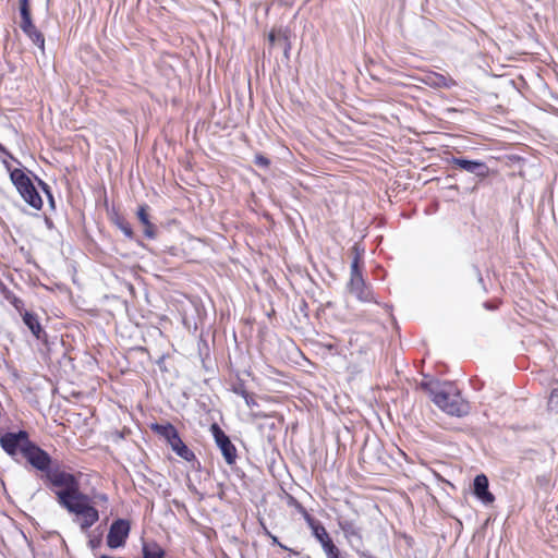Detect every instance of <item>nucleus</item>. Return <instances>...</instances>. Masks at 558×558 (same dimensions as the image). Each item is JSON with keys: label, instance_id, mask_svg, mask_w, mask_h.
I'll use <instances>...</instances> for the list:
<instances>
[{"label": "nucleus", "instance_id": "1", "mask_svg": "<svg viewBox=\"0 0 558 558\" xmlns=\"http://www.w3.org/2000/svg\"><path fill=\"white\" fill-rule=\"evenodd\" d=\"M420 386L429 395L433 402L449 415L463 416L469 413V404L452 383L429 379L423 380Z\"/></svg>", "mask_w": 558, "mask_h": 558}, {"label": "nucleus", "instance_id": "2", "mask_svg": "<svg viewBox=\"0 0 558 558\" xmlns=\"http://www.w3.org/2000/svg\"><path fill=\"white\" fill-rule=\"evenodd\" d=\"M61 506L70 513L81 518L80 526L82 531H87L99 520L98 510L90 505V498L83 493H80Z\"/></svg>", "mask_w": 558, "mask_h": 558}, {"label": "nucleus", "instance_id": "3", "mask_svg": "<svg viewBox=\"0 0 558 558\" xmlns=\"http://www.w3.org/2000/svg\"><path fill=\"white\" fill-rule=\"evenodd\" d=\"M47 478L53 486L61 488L56 493L60 505L82 493L78 481L70 473L51 470L47 473Z\"/></svg>", "mask_w": 558, "mask_h": 558}, {"label": "nucleus", "instance_id": "4", "mask_svg": "<svg viewBox=\"0 0 558 558\" xmlns=\"http://www.w3.org/2000/svg\"><path fill=\"white\" fill-rule=\"evenodd\" d=\"M10 178L24 201L33 208L40 209L43 201L31 179L20 169L12 170Z\"/></svg>", "mask_w": 558, "mask_h": 558}, {"label": "nucleus", "instance_id": "5", "mask_svg": "<svg viewBox=\"0 0 558 558\" xmlns=\"http://www.w3.org/2000/svg\"><path fill=\"white\" fill-rule=\"evenodd\" d=\"M32 444L33 442L29 440L28 434L25 430L7 433L0 438L2 449L11 457H15L19 453L24 456Z\"/></svg>", "mask_w": 558, "mask_h": 558}, {"label": "nucleus", "instance_id": "6", "mask_svg": "<svg viewBox=\"0 0 558 558\" xmlns=\"http://www.w3.org/2000/svg\"><path fill=\"white\" fill-rule=\"evenodd\" d=\"M359 259L354 258L351 265V280L350 291L362 302H369L373 300L369 289L365 286L361 272L359 271Z\"/></svg>", "mask_w": 558, "mask_h": 558}, {"label": "nucleus", "instance_id": "7", "mask_svg": "<svg viewBox=\"0 0 558 558\" xmlns=\"http://www.w3.org/2000/svg\"><path fill=\"white\" fill-rule=\"evenodd\" d=\"M210 430L226 462L230 465L233 464L236 459V449L234 445L217 424H213L210 426Z\"/></svg>", "mask_w": 558, "mask_h": 558}, {"label": "nucleus", "instance_id": "8", "mask_svg": "<svg viewBox=\"0 0 558 558\" xmlns=\"http://www.w3.org/2000/svg\"><path fill=\"white\" fill-rule=\"evenodd\" d=\"M130 532V523L126 520H116L107 535V545L110 548H118L124 545Z\"/></svg>", "mask_w": 558, "mask_h": 558}, {"label": "nucleus", "instance_id": "9", "mask_svg": "<svg viewBox=\"0 0 558 558\" xmlns=\"http://www.w3.org/2000/svg\"><path fill=\"white\" fill-rule=\"evenodd\" d=\"M23 457L35 469H37L41 472H45L46 474L51 471L50 470V463H51L50 456L45 450H43L41 448L36 446L34 442L32 444V446L28 448V450L26 451V453Z\"/></svg>", "mask_w": 558, "mask_h": 558}, {"label": "nucleus", "instance_id": "10", "mask_svg": "<svg viewBox=\"0 0 558 558\" xmlns=\"http://www.w3.org/2000/svg\"><path fill=\"white\" fill-rule=\"evenodd\" d=\"M20 12L22 17L20 27L35 45H37L40 48H44V36L39 31H37L35 25L33 24L29 9H23Z\"/></svg>", "mask_w": 558, "mask_h": 558}, {"label": "nucleus", "instance_id": "11", "mask_svg": "<svg viewBox=\"0 0 558 558\" xmlns=\"http://www.w3.org/2000/svg\"><path fill=\"white\" fill-rule=\"evenodd\" d=\"M473 493L485 505H489L495 500L494 495L488 490V478L485 474L475 476Z\"/></svg>", "mask_w": 558, "mask_h": 558}, {"label": "nucleus", "instance_id": "12", "mask_svg": "<svg viewBox=\"0 0 558 558\" xmlns=\"http://www.w3.org/2000/svg\"><path fill=\"white\" fill-rule=\"evenodd\" d=\"M451 163L454 167L465 170L477 177H485L488 172L486 165L481 161L466 160L463 158H452Z\"/></svg>", "mask_w": 558, "mask_h": 558}, {"label": "nucleus", "instance_id": "13", "mask_svg": "<svg viewBox=\"0 0 558 558\" xmlns=\"http://www.w3.org/2000/svg\"><path fill=\"white\" fill-rule=\"evenodd\" d=\"M340 529L342 530L345 538L353 547H361L363 544L362 530L353 521L340 522Z\"/></svg>", "mask_w": 558, "mask_h": 558}, {"label": "nucleus", "instance_id": "14", "mask_svg": "<svg viewBox=\"0 0 558 558\" xmlns=\"http://www.w3.org/2000/svg\"><path fill=\"white\" fill-rule=\"evenodd\" d=\"M422 82L434 88H451L457 85L456 81L450 76H446L440 73L429 72L423 78Z\"/></svg>", "mask_w": 558, "mask_h": 558}, {"label": "nucleus", "instance_id": "15", "mask_svg": "<svg viewBox=\"0 0 558 558\" xmlns=\"http://www.w3.org/2000/svg\"><path fill=\"white\" fill-rule=\"evenodd\" d=\"M305 520L311 527L314 537L320 543L322 547L332 541L325 526L319 521L315 520L308 514L305 515Z\"/></svg>", "mask_w": 558, "mask_h": 558}, {"label": "nucleus", "instance_id": "16", "mask_svg": "<svg viewBox=\"0 0 558 558\" xmlns=\"http://www.w3.org/2000/svg\"><path fill=\"white\" fill-rule=\"evenodd\" d=\"M147 209H148L147 205L140 206L138 210H137V218L144 227L143 232H144L145 236H147L149 239H154L156 235V231H155L156 228L149 221Z\"/></svg>", "mask_w": 558, "mask_h": 558}, {"label": "nucleus", "instance_id": "17", "mask_svg": "<svg viewBox=\"0 0 558 558\" xmlns=\"http://www.w3.org/2000/svg\"><path fill=\"white\" fill-rule=\"evenodd\" d=\"M22 319H23L24 324L29 328L32 333L37 339H41L43 338V336L45 335V331L41 328V325H40V323L38 320V317L35 314L25 311L22 314Z\"/></svg>", "mask_w": 558, "mask_h": 558}, {"label": "nucleus", "instance_id": "18", "mask_svg": "<svg viewBox=\"0 0 558 558\" xmlns=\"http://www.w3.org/2000/svg\"><path fill=\"white\" fill-rule=\"evenodd\" d=\"M172 450L185 461H192L195 458V454L192 450L187 448V446L182 441L180 436L178 435L174 439L169 442Z\"/></svg>", "mask_w": 558, "mask_h": 558}, {"label": "nucleus", "instance_id": "19", "mask_svg": "<svg viewBox=\"0 0 558 558\" xmlns=\"http://www.w3.org/2000/svg\"><path fill=\"white\" fill-rule=\"evenodd\" d=\"M153 430H155L160 436L165 437L168 444L174 439L179 434L175 427L171 424H154L151 426Z\"/></svg>", "mask_w": 558, "mask_h": 558}, {"label": "nucleus", "instance_id": "20", "mask_svg": "<svg viewBox=\"0 0 558 558\" xmlns=\"http://www.w3.org/2000/svg\"><path fill=\"white\" fill-rule=\"evenodd\" d=\"M165 551L157 544H145L143 546V558H163Z\"/></svg>", "mask_w": 558, "mask_h": 558}, {"label": "nucleus", "instance_id": "21", "mask_svg": "<svg viewBox=\"0 0 558 558\" xmlns=\"http://www.w3.org/2000/svg\"><path fill=\"white\" fill-rule=\"evenodd\" d=\"M5 298L7 300L10 302V304L20 313V315L22 316V314L25 312L24 311V303L21 299H19L17 296H15L14 294L12 293H8L5 294Z\"/></svg>", "mask_w": 558, "mask_h": 558}, {"label": "nucleus", "instance_id": "22", "mask_svg": "<svg viewBox=\"0 0 558 558\" xmlns=\"http://www.w3.org/2000/svg\"><path fill=\"white\" fill-rule=\"evenodd\" d=\"M323 549L327 558H339V549L337 548L332 541L328 544H325Z\"/></svg>", "mask_w": 558, "mask_h": 558}, {"label": "nucleus", "instance_id": "23", "mask_svg": "<svg viewBox=\"0 0 558 558\" xmlns=\"http://www.w3.org/2000/svg\"><path fill=\"white\" fill-rule=\"evenodd\" d=\"M548 405L550 408H558V388L551 390L548 399Z\"/></svg>", "mask_w": 558, "mask_h": 558}, {"label": "nucleus", "instance_id": "24", "mask_svg": "<svg viewBox=\"0 0 558 558\" xmlns=\"http://www.w3.org/2000/svg\"><path fill=\"white\" fill-rule=\"evenodd\" d=\"M243 398L248 408L256 407L257 403L252 395H250L246 390H243Z\"/></svg>", "mask_w": 558, "mask_h": 558}, {"label": "nucleus", "instance_id": "25", "mask_svg": "<svg viewBox=\"0 0 558 558\" xmlns=\"http://www.w3.org/2000/svg\"><path fill=\"white\" fill-rule=\"evenodd\" d=\"M255 163L259 167H268L269 166V160L268 158H266L265 156L263 155H256L255 156Z\"/></svg>", "mask_w": 558, "mask_h": 558}, {"label": "nucleus", "instance_id": "26", "mask_svg": "<svg viewBox=\"0 0 558 558\" xmlns=\"http://www.w3.org/2000/svg\"><path fill=\"white\" fill-rule=\"evenodd\" d=\"M43 186H44V190H45V192H46V194H47V196L49 198L50 205L53 206L54 202H53V197H52L51 193L48 191L46 184L43 183Z\"/></svg>", "mask_w": 558, "mask_h": 558}, {"label": "nucleus", "instance_id": "27", "mask_svg": "<svg viewBox=\"0 0 558 558\" xmlns=\"http://www.w3.org/2000/svg\"><path fill=\"white\" fill-rule=\"evenodd\" d=\"M271 539H272V543H274V544H277V545H278V546H280L282 549H284V550H288V549H289L287 546H284V545H282L281 543H279V541H278V538H277L276 536L271 535Z\"/></svg>", "mask_w": 558, "mask_h": 558}, {"label": "nucleus", "instance_id": "28", "mask_svg": "<svg viewBox=\"0 0 558 558\" xmlns=\"http://www.w3.org/2000/svg\"><path fill=\"white\" fill-rule=\"evenodd\" d=\"M23 9H29L28 0H20V11H22Z\"/></svg>", "mask_w": 558, "mask_h": 558}, {"label": "nucleus", "instance_id": "29", "mask_svg": "<svg viewBox=\"0 0 558 558\" xmlns=\"http://www.w3.org/2000/svg\"><path fill=\"white\" fill-rule=\"evenodd\" d=\"M276 39H277V37H276L275 32H270V33H269V35H268V40H269V43H270L271 45H274V44L276 43Z\"/></svg>", "mask_w": 558, "mask_h": 558}, {"label": "nucleus", "instance_id": "30", "mask_svg": "<svg viewBox=\"0 0 558 558\" xmlns=\"http://www.w3.org/2000/svg\"><path fill=\"white\" fill-rule=\"evenodd\" d=\"M122 230H124V233L128 235V236H131L132 235V231H131V228L129 226L126 227H123Z\"/></svg>", "mask_w": 558, "mask_h": 558}, {"label": "nucleus", "instance_id": "31", "mask_svg": "<svg viewBox=\"0 0 558 558\" xmlns=\"http://www.w3.org/2000/svg\"><path fill=\"white\" fill-rule=\"evenodd\" d=\"M243 388L235 389V392L243 397Z\"/></svg>", "mask_w": 558, "mask_h": 558}, {"label": "nucleus", "instance_id": "32", "mask_svg": "<svg viewBox=\"0 0 558 558\" xmlns=\"http://www.w3.org/2000/svg\"><path fill=\"white\" fill-rule=\"evenodd\" d=\"M0 150L8 154V151L5 150V148L0 144Z\"/></svg>", "mask_w": 558, "mask_h": 558}]
</instances>
